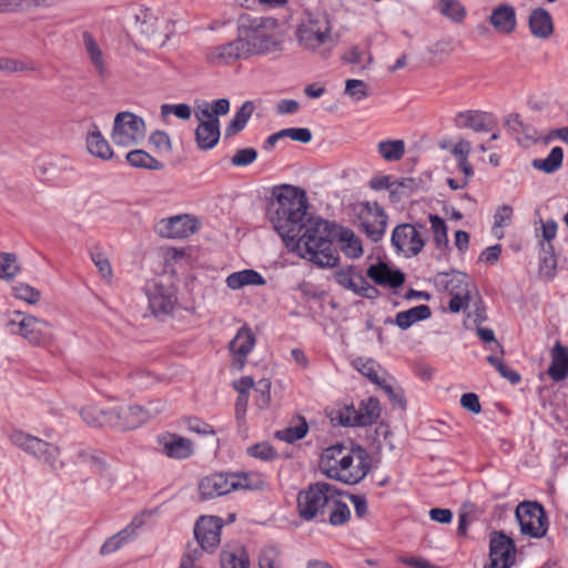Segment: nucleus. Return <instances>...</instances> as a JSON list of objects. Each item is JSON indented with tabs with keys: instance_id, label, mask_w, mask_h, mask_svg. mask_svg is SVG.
I'll return each instance as SVG.
<instances>
[{
	"instance_id": "nucleus-1",
	"label": "nucleus",
	"mask_w": 568,
	"mask_h": 568,
	"mask_svg": "<svg viewBox=\"0 0 568 568\" xmlns=\"http://www.w3.org/2000/svg\"><path fill=\"white\" fill-rule=\"evenodd\" d=\"M351 258L363 254L361 240L348 229L318 217L296 243L297 254L320 267H334L339 262L334 243Z\"/></svg>"
},
{
	"instance_id": "nucleus-2",
	"label": "nucleus",
	"mask_w": 568,
	"mask_h": 568,
	"mask_svg": "<svg viewBox=\"0 0 568 568\" xmlns=\"http://www.w3.org/2000/svg\"><path fill=\"white\" fill-rule=\"evenodd\" d=\"M308 200L306 192L297 186L283 185L274 194L266 215L273 224L275 231L284 241L286 247L297 253L296 243L303 235L302 230L314 223L317 219H312L307 214Z\"/></svg>"
},
{
	"instance_id": "nucleus-3",
	"label": "nucleus",
	"mask_w": 568,
	"mask_h": 568,
	"mask_svg": "<svg viewBox=\"0 0 568 568\" xmlns=\"http://www.w3.org/2000/svg\"><path fill=\"white\" fill-rule=\"evenodd\" d=\"M237 34L248 58L283 50V32L274 18L241 14L237 20Z\"/></svg>"
},
{
	"instance_id": "nucleus-4",
	"label": "nucleus",
	"mask_w": 568,
	"mask_h": 568,
	"mask_svg": "<svg viewBox=\"0 0 568 568\" xmlns=\"http://www.w3.org/2000/svg\"><path fill=\"white\" fill-rule=\"evenodd\" d=\"M337 490L328 483L318 481L298 493L297 509L305 520L326 521V509L331 507Z\"/></svg>"
},
{
	"instance_id": "nucleus-5",
	"label": "nucleus",
	"mask_w": 568,
	"mask_h": 568,
	"mask_svg": "<svg viewBox=\"0 0 568 568\" xmlns=\"http://www.w3.org/2000/svg\"><path fill=\"white\" fill-rule=\"evenodd\" d=\"M133 18L139 32L153 43L164 45L175 32V20L158 10L139 7Z\"/></svg>"
},
{
	"instance_id": "nucleus-6",
	"label": "nucleus",
	"mask_w": 568,
	"mask_h": 568,
	"mask_svg": "<svg viewBox=\"0 0 568 568\" xmlns=\"http://www.w3.org/2000/svg\"><path fill=\"white\" fill-rule=\"evenodd\" d=\"M371 468L369 453L361 445L352 444L339 467L327 469V477L346 485H355L366 477Z\"/></svg>"
},
{
	"instance_id": "nucleus-7",
	"label": "nucleus",
	"mask_w": 568,
	"mask_h": 568,
	"mask_svg": "<svg viewBox=\"0 0 568 568\" xmlns=\"http://www.w3.org/2000/svg\"><path fill=\"white\" fill-rule=\"evenodd\" d=\"M10 439L17 447L27 454L48 464L52 470L57 471L63 467V463L60 460V449L58 446L22 430L12 432Z\"/></svg>"
},
{
	"instance_id": "nucleus-8",
	"label": "nucleus",
	"mask_w": 568,
	"mask_h": 568,
	"mask_svg": "<svg viewBox=\"0 0 568 568\" xmlns=\"http://www.w3.org/2000/svg\"><path fill=\"white\" fill-rule=\"evenodd\" d=\"M10 439L17 447L27 454L48 464L52 470L57 471L63 467V463L60 460V449L58 446L22 430L12 432Z\"/></svg>"
},
{
	"instance_id": "nucleus-9",
	"label": "nucleus",
	"mask_w": 568,
	"mask_h": 568,
	"mask_svg": "<svg viewBox=\"0 0 568 568\" xmlns=\"http://www.w3.org/2000/svg\"><path fill=\"white\" fill-rule=\"evenodd\" d=\"M332 24L327 13H307L297 28L300 44L307 50H316L331 39Z\"/></svg>"
},
{
	"instance_id": "nucleus-10",
	"label": "nucleus",
	"mask_w": 568,
	"mask_h": 568,
	"mask_svg": "<svg viewBox=\"0 0 568 568\" xmlns=\"http://www.w3.org/2000/svg\"><path fill=\"white\" fill-rule=\"evenodd\" d=\"M392 245L406 257L417 256L427 241V229L422 223H403L392 232Z\"/></svg>"
},
{
	"instance_id": "nucleus-11",
	"label": "nucleus",
	"mask_w": 568,
	"mask_h": 568,
	"mask_svg": "<svg viewBox=\"0 0 568 568\" xmlns=\"http://www.w3.org/2000/svg\"><path fill=\"white\" fill-rule=\"evenodd\" d=\"M163 409L164 405L161 403H150L146 407L139 405L113 407L111 408L112 427L121 430L135 429Z\"/></svg>"
},
{
	"instance_id": "nucleus-12",
	"label": "nucleus",
	"mask_w": 568,
	"mask_h": 568,
	"mask_svg": "<svg viewBox=\"0 0 568 568\" xmlns=\"http://www.w3.org/2000/svg\"><path fill=\"white\" fill-rule=\"evenodd\" d=\"M144 136L145 122L141 116L126 111L115 115L111 139L116 145L130 146Z\"/></svg>"
},
{
	"instance_id": "nucleus-13",
	"label": "nucleus",
	"mask_w": 568,
	"mask_h": 568,
	"mask_svg": "<svg viewBox=\"0 0 568 568\" xmlns=\"http://www.w3.org/2000/svg\"><path fill=\"white\" fill-rule=\"evenodd\" d=\"M8 327L11 333L21 335L32 345L43 346L53 339L52 325L32 315H23L19 321L12 318Z\"/></svg>"
},
{
	"instance_id": "nucleus-14",
	"label": "nucleus",
	"mask_w": 568,
	"mask_h": 568,
	"mask_svg": "<svg viewBox=\"0 0 568 568\" xmlns=\"http://www.w3.org/2000/svg\"><path fill=\"white\" fill-rule=\"evenodd\" d=\"M515 515L520 526V532L548 531V519L539 503L523 501L516 507Z\"/></svg>"
},
{
	"instance_id": "nucleus-15",
	"label": "nucleus",
	"mask_w": 568,
	"mask_h": 568,
	"mask_svg": "<svg viewBox=\"0 0 568 568\" xmlns=\"http://www.w3.org/2000/svg\"><path fill=\"white\" fill-rule=\"evenodd\" d=\"M516 545L509 535H494L489 541L488 562L484 568H511L516 562Z\"/></svg>"
},
{
	"instance_id": "nucleus-16",
	"label": "nucleus",
	"mask_w": 568,
	"mask_h": 568,
	"mask_svg": "<svg viewBox=\"0 0 568 568\" xmlns=\"http://www.w3.org/2000/svg\"><path fill=\"white\" fill-rule=\"evenodd\" d=\"M200 227L199 220L190 214L174 215L160 220L154 230L161 237L185 239L194 234Z\"/></svg>"
},
{
	"instance_id": "nucleus-17",
	"label": "nucleus",
	"mask_w": 568,
	"mask_h": 568,
	"mask_svg": "<svg viewBox=\"0 0 568 568\" xmlns=\"http://www.w3.org/2000/svg\"><path fill=\"white\" fill-rule=\"evenodd\" d=\"M247 58L248 55L239 36L233 41L212 45L205 50V59L212 65H229L237 60Z\"/></svg>"
},
{
	"instance_id": "nucleus-18",
	"label": "nucleus",
	"mask_w": 568,
	"mask_h": 568,
	"mask_svg": "<svg viewBox=\"0 0 568 568\" xmlns=\"http://www.w3.org/2000/svg\"><path fill=\"white\" fill-rule=\"evenodd\" d=\"M149 308L158 318L170 315L175 306L174 288L162 283H153L148 290Z\"/></svg>"
},
{
	"instance_id": "nucleus-19",
	"label": "nucleus",
	"mask_w": 568,
	"mask_h": 568,
	"mask_svg": "<svg viewBox=\"0 0 568 568\" xmlns=\"http://www.w3.org/2000/svg\"><path fill=\"white\" fill-rule=\"evenodd\" d=\"M387 215L378 203H366L361 213V225L366 235L374 242H378L386 230Z\"/></svg>"
},
{
	"instance_id": "nucleus-20",
	"label": "nucleus",
	"mask_w": 568,
	"mask_h": 568,
	"mask_svg": "<svg viewBox=\"0 0 568 568\" xmlns=\"http://www.w3.org/2000/svg\"><path fill=\"white\" fill-rule=\"evenodd\" d=\"M200 495L203 499H213L234 490L231 474H212L199 483Z\"/></svg>"
},
{
	"instance_id": "nucleus-21",
	"label": "nucleus",
	"mask_w": 568,
	"mask_h": 568,
	"mask_svg": "<svg viewBox=\"0 0 568 568\" xmlns=\"http://www.w3.org/2000/svg\"><path fill=\"white\" fill-rule=\"evenodd\" d=\"M488 22L497 33L509 36L517 28L516 10L508 3L498 4L491 10Z\"/></svg>"
},
{
	"instance_id": "nucleus-22",
	"label": "nucleus",
	"mask_w": 568,
	"mask_h": 568,
	"mask_svg": "<svg viewBox=\"0 0 568 568\" xmlns=\"http://www.w3.org/2000/svg\"><path fill=\"white\" fill-rule=\"evenodd\" d=\"M366 275L377 285L398 288L405 282V274L400 270L390 268L385 262H378L367 268Z\"/></svg>"
},
{
	"instance_id": "nucleus-23",
	"label": "nucleus",
	"mask_w": 568,
	"mask_h": 568,
	"mask_svg": "<svg viewBox=\"0 0 568 568\" xmlns=\"http://www.w3.org/2000/svg\"><path fill=\"white\" fill-rule=\"evenodd\" d=\"M469 529H486L484 510L471 501H465L458 513L457 532H466Z\"/></svg>"
},
{
	"instance_id": "nucleus-24",
	"label": "nucleus",
	"mask_w": 568,
	"mask_h": 568,
	"mask_svg": "<svg viewBox=\"0 0 568 568\" xmlns=\"http://www.w3.org/2000/svg\"><path fill=\"white\" fill-rule=\"evenodd\" d=\"M454 125L458 129H470L474 132H488L491 130V120L490 115L484 111L466 110L455 115Z\"/></svg>"
},
{
	"instance_id": "nucleus-25",
	"label": "nucleus",
	"mask_w": 568,
	"mask_h": 568,
	"mask_svg": "<svg viewBox=\"0 0 568 568\" xmlns=\"http://www.w3.org/2000/svg\"><path fill=\"white\" fill-rule=\"evenodd\" d=\"M255 345V336L247 326L241 327L230 343V351L235 356V364L239 369L245 365L246 357Z\"/></svg>"
},
{
	"instance_id": "nucleus-26",
	"label": "nucleus",
	"mask_w": 568,
	"mask_h": 568,
	"mask_svg": "<svg viewBox=\"0 0 568 568\" xmlns=\"http://www.w3.org/2000/svg\"><path fill=\"white\" fill-rule=\"evenodd\" d=\"M531 34L538 39H548L554 33V22L550 13L544 8L531 10L528 17Z\"/></svg>"
},
{
	"instance_id": "nucleus-27",
	"label": "nucleus",
	"mask_w": 568,
	"mask_h": 568,
	"mask_svg": "<svg viewBox=\"0 0 568 568\" xmlns=\"http://www.w3.org/2000/svg\"><path fill=\"white\" fill-rule=\"evenodd\" d=\"M435 283L449 295L469 291L468 276L463 272H440L435 276Z\"/></svg>"
},
{
	"instance_id": "nucleus-28",
	"label": "nucleus",
	"mask_w": 568,
	"mask_h": 568,
	"mask_svg": "<svg viewBox=\"0 0 568 568\" xmlns=\"http://www.w3.org/2000/svg\"><path fill=\"white\" fill-rule=\"evenodd\" d=\"M220 120L214 119L199 123L195 130V140L200 150L213 149L220 140Z\"/></svg>"
},
{
	"instance_id": "nucleus-29",
	"label": "nucleus",
	"mask_w": 568,
	"mask_h": 568,
	"mask_svg": "<svg viewBox=\"0 0 568 568\" xmlns=\"http://www.w3.org/2000/svg\"><path fill=\"white\" fill-rule=\"evenodd\" d=\"M87 148L93 156L102 160H110L113 156V151L109 142L104 139L95 123L91 124L88 133Z\"/></svg>"
},
{
	"instance_id": "nucleus-30",
	"label": "nucleus",
	"mask_w": 568,
	"mask_h": 568,
	"mask_svg": "<svg viewBox=\"0 0 568 568\" xmlns=\"http://www.w3.org/2000/svg\"><path fill=\"white\" fill-rule=\"evenodd\" d=\"M548 375L555 382L564 381L568 376V347L566 348L559 343L555 345Z\"/></svg>"
},
{
	"instance_id": "nucleus-31",
	"label": "nucleus",
	"mask_w": 568,
	"mask_h": 568,
	"mask_svg": "<svg viewBox=\"0 0 568 568\" xmlns=\"http://www.w3.org/2000/svg\"><path fill=\"white\" fill-rule=\"evenodd\" d=\"M163 452L170 458L185 459L193 454V443L187 438L171 435L163 443Z\"/></svg>"
},
{
	"instance_id": "nucleus-32",
	"label": "nucleus",
	"mask_w": 568,
	"mask_h": 568,
	"mask_svg": "<svg viewBox=\"0 0 568 568\" xmlns=\"http://www.w3.org/2000/svg\"><path fill=\"white\" fill-rule=\"evenodd\" d=\"M432 316V311L428 305L414 306L407 311H403L396 314L395 324L400 329H407L418 321L427 320Z\"/></svg>"
},
{
	"instance_id": "nucleus-33",
	"label": "nucleus",
	"mask_w": 568,
	"mask_h": 568,
	"mask_svg": "<svg viewBox=\"0 0 568 568\" xmlns=\"http://www.w3.org/2000/svg\"><path fill=\"white\" fill-rule=\"evenodd\" d=\"M349 446L344 444H335L324 450L320 459V468L324 475L327 476V469L329 467L337 468L346 458V453Z\"/></svg>"
},
{
	"instance_id": "nucleus-34",
	"label": "nucleus",
	"mask_w": 568,
	"mask_h": 568,
	"mask_svg": "<svg viewBox=\"0 0 568 568\" xmlns=\"http://www.w3.org/2000/svg\"><path fill=\"white\" fill-rule=\"evenodd\" d=\"M264 277L254 270L234 272L226 277V285L232 290H240L245 285H264Z\"/></svg>"
},
{
	"instance_id": "nucleus-35",
	"label": "nucleus",
	"mask_w": 568,
	"mask_h": 568,
	"mask_svg": "<svg viewBox=\"0 0 568 568\" xmlns=\"http://www.w3.org/2000/svg\"><path fill=\"white\" fill-rule=\"evenodd\" d=\"M234 490L250 489L261 490L266 486L265 477L260 473H236L231 474Z\"/></svg>"
},
{
	"instance_id": "nucleus-36",
	"label": "nucleus",
	"mask_w": 568,
	"mask_h": 568,
	"mask_svg": "<svg viewBox=\"0 0 568 568\" xmlns=\"http://www.w3.org/2000/svg\"><path fill=\"white\" fill-rule=\"evenodd\" d=\"M254 111V104L252 101L244 102L241 108L236 111L231 122L225 128V136L230 138L241 132L247 121L250 120Z\"/></svg>"
},
{
	"instance_id": "nucleus-37",
	"label": "nucleus",
	"mask_w": 568,
	"mask_h": 568,
	"mask_svg": "<svg viewBox=\"0 0 568 568\" xmlns=\"http://www.w3.org/2000/svg\"><path fill=\"white\" fill-rule=\"evenodd\" d=\"M82 419L90 426L112 427L111 408L102 409L98 406H85L81 409Z\"/></svg>"
},
{
	"instance_id": "nucleus-38",
	"label": "nucleus",
	"mask_w": 568,
	"mask_h": 568,
	"mask_svg": "<svg viewBox=\"0 0 568 568\" xmlns=\"http://www.w3.org/2000/svg\"><path fill=\"white\" fill-rule=\"evenodd\" d=\"M564 160V151L560 146H555L550 150L548 156L546 159H535L531 162L534 169L545 172L547 174H551L557 172L561 165Z\"/></svg>"
},
{
	"instance_id": "nucleus-39",
	"label": "nucleus",
	"mask_w": 568,
	"mask_h": 568,
	"mask_svg": "<svg viewBox=\"0 0 568 568\" xmlns=\"http://www.w3.org/2000/svg\"><path fill=\"white\" fill-rule=\"evenodd\" d=\"M83 42L90 60L95 67L99 75L101 78L108 77V70L103 60L102 51L100 50L92 34L85 31L83 33Z\"/></svg>"
},
{
	"instance_id": "nucleus-40",
	"label": "nucleus",
	"mask_w": 568,
	"mask_h": 568,
	"mask_svg": "<svg viewBox=\"0 0 568 568\" xmlns=\"http://www.w3.org/2000/svg\"><path fill=\"white\" fill-rule=\"evenodd\" d=\"M126 161L133 168L146 169L152 171L163 169V164L160 161H158L148 152L141 149L130 151L126 154Z\"/></svg>"
},
{
	"instance_id": "nucleus-41",
	"label": "nucleus",
	"mask_w": 568,
	"mask_h": 568,
	"mask_svg": "<svg viewBox=\"0 0 568 568\" xmlns=\"http://www.w3.org/2000/svg\"><path fill=\"white\" fill-rule=\"evenodd\" d=\"M430 230L433 232V241L437 250H447L449 246L446 222L436 214H429Z\"/></svg>"
},
{
	"instance_id": "nucleus-42",
	"label": "nucleus",
	"mask_w": 568,
	"mask_h": 568,
	"mask_svg": "<svg viewBox=\"0 0 568 568\" xmlns=\"http://www.w3.org/2000/svg\"><path fill=\"white\" fill-rule=\"evenodd\" d=\"M381 156L387 162L399 161L405 153V142L403 140H386L377 144Z\"/></svg>"
},
{
	"instance_id": "nucleus-43",
	"label": "nucleus",
	"mask_w": 568,
	"mask_h": 568,
	"mask_svg": "<svg viewBox=\"0 0 568 568\" xmlns=\"http://www.w3.org/2000/svg\"><path fill=\"white\" fill-rule=\"evenodd\" d=\"M334 277L337 284L356 294L359 281H363L365 276L356 267H348L337 271Z\"/></svg>"
},
{
	"instance_id": "nucleus-44",
	"label": "nucleus",
	"mask_w": 568,
	"mask_h": 568,
	"mask_svg": "<svg viewBox=\"0 0 568 568\" xmlns=\"http://www.w3.org/2000/svg\"><path fill=\"white\" fill-rule=\"evenodd\" d=\"M358 412L361 426L372 425L381 415L378 399L369 397L366 402H362Z\"/></svg>"
},
{
	"instance_id": "nucleus-45",
	"label": "nucleus",
	"mask_w": 568,
	"mask_h": 568,
	"mask_svg": "<svg viewBox=\"0 0 568 568\" xmlns=\"http://www.w3.org/2000/svg\"><path fill=\"white\" fill-rule=\"evenodd\" d=\"M308 432V425L304 417H301V422L296 426H288L284 429L277 430L275 437L282 442L293 444L306 436Z\"/></svg>"
},
{
	"instance_id": "nucleus-46",
	"label": "nucleus",
	"mask_w": 568,
	"mask_h": 568,
	"mask_svg": "<svg viewBox=\"0 0 568 568\" xmlns=\"http://www.w3.org/2000/svg\"><path fill=\"white\" fill-rule=\"evenodd\" d=\"M439 12L454 22H463L466 17V9L458 0H440Z\"/></svg>"
},
{
	"instance_id": "nucleus-47",
	"label": "nucleus",
	"mask_w": 568,
	"mask_h": 568,
	"mask_svg": "<svg viewBox=\"0 0 568 568\" xmlns=\"http://www.w3.org/2000/svg\"><path fill=\"white\" fill-rule=\"evenodd\" d=\"M21 271L14 253H0V278L11 281Z\"/></svg>"
},
{
	"instance_id": "nucleus-48",
	"label": "nucleus",
	"mask_w": 568,
	"mask_h": 568,
	"mask_svg": "<svg viewBox=\"0 0 568 568\" xmlns=\"http://www.w3.org/2000/svg\"><path fill=\"white\" fill-rule=\"evenodd\" d=\"M51 0H0V12L30 10L36 7L49 6Z\"/></svg>"
},
{
	"instance_id": "nucleus-49",
	"label": "nucleus",
	"mask_w": 568,
	"mask_h": 568,
	"mask_svg": "<svg viewBox=\"0 0 568 568\" xmlns=\"http://www.w3.org/2000/svg\"><path fill=\"white\" fill-rule=\"evenodd\" d=\"M420 181L414 178H400L393 181L392 197H407L418 190Z\"/></svg>"
},
{
	"instance_id": "nucleus-50",
	"label": "nucleus",
	"mask_w": 568,
	"mask_h": 568,
	"mask_svg": "<svg viewBox=\"0 0 568 568\" xmlns=\"http://www.w3.org/2000/svg\"><path fill=\"white\" fill-rule=\"evenodd\" d=\"M328 523L333 526L342 525L346 523L351 517L349 508L346 504L337 501L333 497V501L329 508L326 509Z\"/></svg>"
},
{
	"instance_id": "nucleus-51",
	"label": "nucleus",
	"mask_w": 568,
	"mask_h": 568,
	"mask_svg": "<svg viewBox=\"0 0 568 568\" xmlns=\"http://www.w3.org/2000/svg\"><path fill=\"white\" fill-rule=\"evenodd\" d=\"M156 514L153 510H144L136 515L131 523L119 532H134L138 529H152Z\"/></svg>"
},
{
	"instance_id": "nucleus-52",
	"label": "nucleus",
	"mask_w": 568,
	"mask_h": 568,
	"mask_svg": "<svg viewBox=\"0 0 568 568\" xmlns=\"http://www.w3.org/2000/svg\"><path fill=\"white\" fill-rule=\"evenodd\" d=\"M90 257L101 276L105 281H111L113 277V270L108 255L99 247H94L90 251Z\"/></svg>"
},
{
	"instance_id": "nucleus-53",
	"label": "nucleus",
	"mask_w": 568,
	"mask_h": 568,
	"mask_svg": "<svg viewBox=\"0 0 568 568\" xmlns=\"http://www.w3.org/2000/svg\"><path fill=\"white\" fill-rule=\"evenodd\" d=\"M77 463L88 465L97 473H103L106 468V463L100 454L87 449H81L77 453Z\"/></svg>"
},
{
	"instance_id": "nucleus-54",
	"label": "nucleus",
	"mask_w": 568,
	"mask_h": 568,
	"mask_svg": "<svg viewBox=\"0 0 568 568\" xmlns=\"http://www.w3.org/2000/svg\"><path fill=\"white\" fill-rule=\"evenodd\" d=\"M332 420H336L339 425L346 427L361 426L359 412L354 405H346L334 413Z\"/></svg>"
},
{
	"instance_id": "nucleus-55",
	"label": "nucleus",
	"mask_w": 568,
	"mask_h": 568,
	"mask_svg": "<svg viewBox=\"0 0 568 568\" xmlns=\"http://www.w3.org/2000/svg\"><path fill=\"white\" fill-rule=\"evenodd\" d=\"M354 367L364 376H366L372 383L379 385L383 379L378 376L379 365L371 358H357L353 362Z\"/></svg>"
},
{
	"instance_id": "nucleus-56",
	"label": "nucleus",
	"mask_w": 568,
	"mask_h": 568,
	"mask_svg": "<svg viewBox=\"0 0 568 568\" xmlns=\"http://www.w3.org/2000/svg\"><path fill=\"white\" fill-rule=\"evenodd\" d=\"M224 520L219 516H201L195 521L193 532H220Z\"/></svg>"
},
{
	"instance_id": "nucleus-57",
	"label": "nucleus",
	"mask_w": 568,
	"mask_h": 568,
	"mask_svg": "<svg viewBox=\"0 0 568 568\" xmlns=\"http://www.w3.org/2000/svg\"><path fill=\"white\" fill-rule=\"evenodd\" d=\"M345 94L356 102L362 101L369 94L368 85L362 80L348 79L345 82Z\"/></svg>"
},
{
	"instance_id": "nucleus-58",
	"label": "nucleus",
	"mask_w": 568,
	"mask_h": 568,
	"mask_svg": "<svg viewBox=\"0 0 568 568\" xmlns=\"http://www.w3.org/2000/svg\"><path fill=\"white\" fill-rule=\"evenodd\" d=\"M12 291L14 297L29 304H37L41 296L40 291L24 283H18L12 287Z\"/></svg>"
},
{
	"instance_id": "nucleus-59",
	"label": "nucleus",
	"mask_w": 568,
	"mask_h": 568,
	"mask_svg": "<svg viewBox=\"0 0 568 568\" xmlns=\"http://www.w3.org/2000/svg\"><path fill=\"white\" fill-rule=\"evenodd\" d=\"M378 386L387 395V397L390 400V403L393 404V406H396L400 409L406 408V399L404 396V392L400 387H394L386 379H383V382Z\"/></svg>"
},
{
	"instance_id": "nucleus-60",
	"label": "nucleus",
	"mask_w": 568,
	"mask_h": 568,
	"mask_svg": "<svg viewBox=\"0 0 568 568\" xmlns=\"http://www.w3.org/2000/svg\"><path fill=\"white\" fill-rule=\"evenodd\" d=\"M256 397L255 403L256 406L261 409L267 408L271 403V382L270 379L263 378L257 382L255 387Z\"/></svg>"
},
{
	"instance_id": "nucleus-61",
	"label": "nucleus",
	"mask_w": 568,
	"mask_h": 568,
	"mask_svg": "<svg viewBox=\"0 0 568 568\" xmlns=\"http://www.w3.org/2000/svg\"><path fill=\"white\" fill-rule=\"evenodd\" d=\"M247 454L261 460H273L277 457L276 450L268 443H258L250 446Z\"/></svg>"
},
{
	"instance_id": "nucleus-62",
	"label": "nucleus",
	"mask_w": 568,
	"mask_h": 568,
	"mask_svg": "<svg viewBox=\"0 0 568 568\" xmlns=\"http://www.w3.org/2000/svg\"><path fill=\"white\" fill-rule=\"evenodd\" d=\"M260 568H281L280 552L275 547L264 548L258 557Z\"/></svg>"
},
{
	"instance_id": "nucleus-63",
	"label": "nucleus",
	"mask_w": 568,
	"mask_h": 568,
	"mask_svg": "<svg viewBox=\"0 0 568 568\" xmlns=\"http://www.w3.org/2000/svg\"><path fill=\"white\" fill-rule=\"evenodd\" d=\"M203 551L196 540L195 544H187L179 568H194L195 561L200 559Z\"/></svg>"
},
{
	"instance_id": "nucleus-64",
	"label": "nucleus",
	"mask_w": 568,
	"mask_h": 568,
	"mask_svg": "<svg viewBox=\"0 0 568 568\" xmlns=\"http://www.w3.org/2000/svg\"><path fill=\"white\" fill-rule=\"evenodd\" d=\"M248 556L244 550L236 554H225L222 557V568H248Z\"/></svg>"
}]
</instances>
